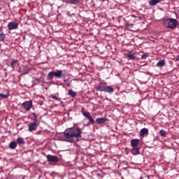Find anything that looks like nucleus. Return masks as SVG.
<instances>
[{"label":"nucleus","instance_id":"nucleus-1","mask_svg":"<svg viewBox=\"0 0 179 179\" xmlns=\"http://www.w3.org/2000/svg\"><path fill=\"white\" fill-rule=\"evenodd\" d=\"M82 129L79 127H71L63 133V138L66 142L76 143L82 138Z\"/></svg>","mask_w":179,"mask_h":179},{"label":"nucleus","instance_id":"nucleus-2","mask_svg":"<svg viewBox=\"0 0 179 179\" xmlns=\"http://www.w3.org/2000/svg\"><path fill=\"white\" fill-rule=\"evenodd\" d=\"M106 83H101L96 87L97 92H104L105 93H114V87L113 86L106 85Z\"/></svg>","mask_w":179,"mask_h":179},{"label":"nucleus","instance_id":"nucleus-3","mask_svg":"<svg viewBox=\"0 0 179 179\" xmlns=\"http://www.w3.org/2000/svg\"><path fill=\"white\" fill-rule=\"evenodd\" d=\"M57 78L58 79H61L63 76H65V74L62 73V70H58L57 69L56 71H52L48 74V80H51L52 78Z\"/></svg>","mask_w":179,"mask_h":179},{"label":"nucleus","instance_id":"nucleus-4","mask_svg":"<svg viewBox=\"0 0 179 179\" xmlns=\"http://www.w3.org/2000/svg\"><path fill=\"white\" fill-rule=\"evenodd\" d=\"M31 115H33L34 117V122L29 124V132H33V131H36L37 129V127H38V124H37V115H36V113H31Z\"/></svg>","mask_w":179,"mask_h":179},{"label":"nucleus","instance_id":"nucleus-5","mask_svg":"<svg viewBox=\"0 0 179 179\" xmlns=\"http://www.w3.org/2000/svg\"><path fill=\"white\" fill-rule=\"evenodd\" d=\"M166 22H167L168 29H171V30L176 29L177 26H178V21L177 20L173 18H168L166 20Z\"/></svg>","mask_w":179,"mask_h":179},{"label":"nucleus","instance_id":"nucleus-6","mask_svg":"<svg viewBox=\"0 0 179 179\" xmlns=\"http://www.w3.org/2000/svg\"><path fill=\"white\" fill-rule=\"evenodd\" d=\"M82 113H83V115L85 118H87V120H89L88 125L89 124H91L92 125L94 124V122H95L94 119H93L90 113L87 111H83V110H82Z\"/></svg>","mask_w":179,"mask_h":179},{"label":"nucleus","instance_id":"nucleus-7","mask_svg":"<svg viewBox=\"0 0 179 179\" xmlns=\"http://www.w3.org/2000/svg\"><path fill=\"white\" fill-rule=\"evenodd\" d=\"M22 107L26 110V111H30V109L33 108L32 101H26L22 103Z\"/></svg>","mask_w":179,"mask_h":179},{"label":"nucleus","instance_id":"nucleus-8","mask_svg":"<svg viewBox=\"0 0 179 179\" xmlns=\"http://www.w3.org/2000/svg\"><path fill=\"white\" fill-rule=\"evenodd\" d=\"M48 162H50L51 163H58L59 162V158L56 155H47Z\"/></svg>","mask_w":179,"mask_h":179},{"label":"nucleus","instance_id":"nucleus-9","mask_svg":"<svg viewBox=\"0 0 179 179\" xmlns=\"http://www.w3.org/2000/svg\"><path fill=\"white\" fill-rule=\"evenodd\" d=\"M7 27L9 30H16L19 27V23L17 22H8Z\"/></svg>","mask_w":179,"mask_h":179},{"label":"nucleus","instance_id":"nucleus-10","mask_svg":"<svg viewBox=\"0 0 179 179\" xmlns=\"http://www.w3.org/2000/svg\"><path fill=\"white\" fill-rule=\"evenodd\" d=\"M127 57L128 59H131V61H135L136 59H138V57H136V53H132L131 52H129L127 54Z\"/></svg>","mask_w":179,"mask_h":179},{"label":"nucleus","instance_id":"nucleus-11","mask_svg":"<svg viewBox=\"0 0 179 179\" xmlns=\"http://www.w3.org/2000/svg\"><path fill=\"white\" fill-rule=\"evenodd\" d=\"M63 2H66V3H71V5H79L80 1V0H63Z\"/></svg>","mask_w":179,"mask_h":179},{"label":"nucleus","instance_id":"nucleus-12","mask_svg":"<svg viewBox=\"0 0 179 179\" xmlns=\"http://www.w3.org/2000/svg\"><path fill=\"white\" fill-rule=\"evenodd\" d=\"M96 121V123L100 125L101 124H104L105 122H107V121H108V119H107V117H103L101 118H97Z\"/></svg>","mask_w":179,"mask_h":179},{"label":"nucleus","instance_id":"nucleus-13","mask_svg":"<svg viewBox=\"0 0 179 179\" xmlns=\"http://www.w3.org/2000/svg\"><path fill=\"white\" fill-rule=\"evenodd\" d=\"M138 145H139V139L134 138L131 141V146L132 148H138Z\"/></svg>","mask_w":179,"mask_h":179},{"label":"nucleus","instance_id":"nucleus-14","mask_svg":"<svg viewBox=\"0 0 179 179\" xmlns=\"http://www.w3.org/2000/svg\"><path fill=\"white\" fill-rule=\"evenodd\" d=\"M131 152V155H133L134 156H136V155L141 154V151L139 148H138V147L132 148Z\"/></svg>","mask_w":179,"mask_h":179},{"label":"nucleus","instance_id":"nucleus-15","mask_svg":"<svg viewBox=\"0 0 179 179\" xmlns=\"http://www.w3.org/2000/svg\"><path fill=\"white\" fill-rule=\"evenodd\" d=\"M148 134H149V129H148L147 128H143L140 131V134L141 136H144L145 135H148Z\"/></svg>","mask_w":179,"mask_h":179},{"label":"nucleus","instance_id":"nucleus-16","mask_svg":"<svg viewBox=\"0 0 179 179\" xmlns=\"http://www.w3.org/2000/svg\"><path fill=\"white\" fill-rule=\"evenodd\" d=\"M162 0H150L149 3L150 6H155V5H157V3H160Z\"/></svg>","mask_w":179,"mask_h":179},{"label":"nucleus","instance_id":"nucleus-17","mask_svg":"<svg viewBox=\"0 0 179 179\" xmlns=\"http://www.w3.org/2000/svg\"><path fill=\"white\" fill-rule=\"evenodd\" d=\"M164 65H166V61H164V59L159 60L157 64V66H159V68H163Z\"/></svg>","mask_w":179,"mask_h":179},{"label":"nucleus","instance_id":"nucleus-18","mask_svg":"<svg viewBox=\"0 0 179 179\" xmlns=\"http://www.w3.org/2000/svg\"><path fill=\"white\" fill-rule=\"evenodd\" d=\"M19 64V60L17 59H13V62H11V67L13 69H15V66H17Z\"/></svg>","mask_w":179,"mask_h":179},{"label":"nucleus","instance_id":"nucleus-19","mask_svg":"<svg viewBox=\"0 0 179 179\" xmlns=\"http://www.w3.org/2000/svg\"><path fill=\"white\" fill-rule=\"evenodd\" d=\"M17 143L19 144V145H24V143H26V142L24 141V138H22V137H19L17 139Z\"/></svg>","mask_w":179,"mask_h":179},{"label":"nucleus","instance_id":"nucleus-20","mask_svg":"<svg viewBox=\"0 0 179 179\" xmlns=\"http://www.w3.org/2000/svg\"><path fill=\"white\" fill-rule=\"evenodd\" d=\"M9 146L10 149H16V146H17V144L16 143V141H11Z\"/></svg>","mask_w":179,"mask_h":179},{"label":"nucleus","instance_id":"nucleus-21","mask_svg":"<svg viewBox=\"0 0 179 179\" xmlns=\"http://www.w3.org/2000/svg\"><path fill=\"white\" fill-rule=\"evenodd\" d=\"M0 41H5V34L2 29H0Z\"/></svg>","mask_w":179,"mask_h":179},{"label":"nucleus","instance_id":"nucleus-22","mask_svg":"<svg viewBox=\"0 0 179 179\" xmlns=\"http://www.w3.org/2000/svg\"><path fill=\"white\" fill-rule=\"evenodd\" d=\"M69 96L71 97H76V92L72 90H69Z\"/></svg>","mask_w":179,"mask_h":179},{"label":"nucleus","instance_id":"nucleus-23","mask_svg":"<svg viewBox=\"0 0 179 179\" xmlns=\"http://www.w3.org/2000/svg\"><path fill=\"white\" fill-rule=\"evenodd\" d=\"M166 134H167V132H166V131H164V130H160L159 131V135H160V136H166Z\"/></svg>","mask_w":179,"mask_h":179},{"label":"nucleus","instance_id":"nucleus-24","mask_svg":"<svg viewBox=\"0 0 179 179\" xmlns=\"http://www.w3.org/2000/svg\"><path fill=\"white\" fill-rule=\"evenodd\" d=\"M29 71H30V69H29V68H27V67H25L23 69L22 72H23L24 75H26L27 73H29Z\"/></svg>","mask_w":179,"mask_h":179},{"label":"nucleus","instance_id":"nucleus-25","mask_svg":"<svg viewBox=\"0 0 179 179\" xmlns=\"http://www.w3.org/2000/svg\"><path fill=\"white\" fill-rule=\"evenodd\" d=\"M50 98L54 99L55 100H57V101H61V99L55 95H50Z\"/></svg>","mask_w":179,"mask_h":179},{"label":"nucleus","instance_id":"nucleus-26","mask_svg":"<svg viewBox=\"0 0 179 179\" xmlns=\"http://www.w3.org/2000/svg\"><path fill=\"white\" fill-rule=\"evenodd\" d=\"M8 96L9 95L3 93L0 94V97H1L2 99H8Z\"/></svg>","mask_w":179,"mask_h":179},{"label":"nucleus","instance_id":"nucleus-27","mask_svg":"<svg viewBox=\"0 0 179 179\" xmlns=\"http://www.w3.org/2000/svg\"><path fill=\"white\" fill-rule=\"evenodd\" d=\"M126 27H134V24H130L129 22L125 23Z\"/></svg>","mask_w":179,"mask_h":179},{"label":"nucleus","instance_id":"nucleus-28","mask_svg":"<svg viewBox=\"0 0 179 179\" xmlns=\"http://www.w3.org/2000/svg\"><path fill=\"white\" fill-rule=\"evenodd\" d=\"M146 58H148V55L146 53L143 54L142 56H141V59H146Z\"/></svg>","mask_w":179,"mask_h":179},{"label":"nucleus","instance_id":"nucleus-29","mask_svg":"<svg viewBox=\"0 0 179 179\" xmlns=\"http://www.w3.org/2000/svg\"><path fill=\"white\" fill-rule=\"evenodd\" d=\"M175 61H179V55L176 57Z\"/></svg>","mask_w":179,"mask_h":179},{"label":"nucleus","instance_id":"nucleus-30","mask_svg":"<svg viewBox=\"0 0 179 179\" xmlns=\"http://www.w3.org/2000/svg\"><path fill=\"white\" fill-rule=\"evenodd\" d=\"M97 177H101V175L100 173L96 174Z\"/></svg>","mask_w":179,"mask_h":179},{"label":"nucleus","instance_id":"nucleus-31","mask_svg":"<svg viewBox=\"0 0 179 179\" xmlns=\"http://www.w3.org/2000/svg\"><path fill=\"white\" fill-rule=\"evenodd\" d=\"M132 17H136V16H135L134 15H131Z\"/></svg>","mask_w":179,"mask_h":179},{"label":"nucleus","instance_id":"nucleus-32","mask_svg":"<svg viewBox=\"0 0 179 179\" xmlns=\"http://www.w3.org/2000/svg\"><path fill=\"white\" fill-rule=\"evenodd\" d=\"M61 104H64V101H60Z\"/></svg>","mask_w":179,"mask_h":179},{"label":"nucleus","instance_id":"nucleus-33","mask_svg":"<svg viewBox=\"0 0 179 179\" xmlns=\"http://www.w3.org/2000/svg\"><path fill=\"white\" fill-rule=\"evenodd\" d=\"M0 160H1V157H0Z\"/></svg>","mask_w":179,"mask_h":179}]
</instances>
